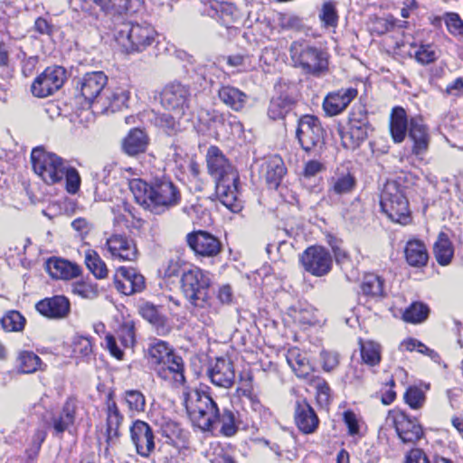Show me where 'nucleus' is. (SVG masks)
<instances>
[{
  "instance_id": "nucleus-26",
  "label": "nucleus",
  "mask_w": 463,
  "mask_h": 463,
  "mask_svg": "<svg viewBox=\"0 0 463 463\" xmlns=\"http://www.w3.org/2000/svg\"><path fill=\"white\" fill-rule=\"evenodd\" d=\"M77 408V400L73 397H69L64 402L60 414L52 418V424L55 435H61L73 426Z\"/></svg>"
},
{
  "instance_id": "nucleus-17",
  "label": "nucleus",
  "mask_w": 463,
  "mask_h": 463,
  "mask_svg": "<svg viewBox=\"0 0 463 463\" xmlns=\"http://www.w3.org/2000/svg\"><path fill=\"white\" fill-rule=\"evenodd\" d=\"M108 83V77L103 71H91L83 75L77 81V90L89 103L101 99V93Z\"/></svg>"
},
{
  "instance_id": "nucleus-19",
  "label": "nucleus",
  "mask_w": 463,
  "mask_h": 463,
  "mask_svg": "<svg viewBox=\"0 0 463 463\" xmlns=\"http://www.w3.org/2000/svg\"><path fill=\"white\" fill-rule=\"evenodd\" d=\"M106 443L105 451L108 452L109 448L118 443L121 436L119 427L121 426L124 416L120 412L116 402L112 398V394H109L106 402Z\"/></svg>"
},
{
  "instance_id": "nucleus-57",
  "label": "nucleus",
  "mask_w": 463,
  "mask_h": 463,
  "mask_svg": "<svg viewBox=\"0 0 463 463\" xmlns=\"http://www.w3.org/2000/svg\"><path fill=\"white\" fill-rule=\"evenodd\" d=\"M156 123L159 127L165 129L168 135L174 134L178 127V123L175 117L168 113H163L156 118Z\"/></svg>"
},
{
  "instance_id": "nucleus-36",
  "label": "nucleus",
  "mask_w": 463,
  "mask_h": 463,
  "mask_svg": "<svg viewBox=\"0 0 463 463\" xmlns=\"http://www.w3.org/2000/svg\"><path fill=\"white\" fill-rule=\"evenodd\" d=\"M433 253L439 265L447 266L451 262L454 256V248L446 233H439L433 246Z\"/></svg>"
},
{
  "instance_id": "nucleus-24",
  "label": "nucleus",
  "mask_w": 463,
  "mask_h": 463,
  "mask_svg": "<svg viewBox=\"0 0 463 463\" xmlns=\"http://www.w3.org/2000/svg\"><path fill=\"white\" fill-rule=\"evenodd\" d=\"M409 137L413 141L412 153L419 156L424 155L430 144L427 126L421 118H412L409 123Z\"/></svg>"
},
{
  "instance_id": "nucleus-15",
  "label": "nucleus",
  "mask_w": 463,
  "mask_h": 463,
  "mask_svg": "<svg viewBox=\"0 0 463 463\" xmlns=\"http://www.w3.org/2000/svg\"><path fill=\"white\" fill-rule=\"evenodd\" d=\"M114 285L118 292L130 296L145 289L146 279L136 269L120 267L114 275Z\"/></svg>"
},
{
  "instance_id": "nucleus-11",
  "label": "nucleus",
  "mask_w": 463,
  "mask_h": 463,
  "mask_svg": "<svg viewBox=\"0 0 463 463\" xmlns=\"http://www.w3.org/2000/svg\"><path fill=\"white\" fill-rule=\"evenodd\" d=\"M160 98L165 109L181 117L189 109L191 92L187 86L180 82H171L165 86Z\"/></svg>"
},
{
  "instance_id": "nucleus-16",
  "label": "nucleus",
  "mask_w": 463,
  "mask_h": 463,
  "mask_svg": "<svg viewBox=\"0 0 463 463\" xmlns=\"http://www.w3.org/2000/svg\"><path fill=\"white\" fill-rule=\"evenodd\" d=\"M390 417H392L396 432L403 443L413 444L422 437V428L415 418H411L400 411L390 412Z\"/></svg>"
},
{
  "instance_id": "nucleus-50",
  "label": "nucleus",
  "mask_w": 463,
  "mask_h": 463,
  "mask_svg": "<svg viewBox=\"0 0 463 463\" xmlns=\"http://www.w3.org/2000/svg\"><path fill=\"white\" fill-rule=\"evenodd\" d=\"M125 401L130 411H144L146 407V398L138 390H128L125 392Z\"/></svg>"
},
{
  "instance_id": "nucleus-45",
  "label": "nucleus",
  "mask_w": 463,
  "mask_h": 463,
  "mask_svg": "<svg viewBox=\"0 0 463 463\" xmlns=\"http://www.w3.org/2000/svg\"><path fill=\"white\" fill-rule=\"evenodd\" d=\"M18 371L22 373H33L37 371L41 364V359L33 352L24 351L20 353L18 358Z\"/></svg>"
},
{
  "instance_id": "nucleus-22",
  "label": "nucleus",
  "mask_w": 463,
  "mask_h": 463,
  "mask_svg": "<svg viewBox=\"0 0 463 463\" xmlns=\"http://www.w3.org/2000/svg\"><path fill=\"white\" fill-rule=\"evenodd\" d=\"M358 91L354 88L340 89L329 92L323 102V109L326 115L335 116L344 111L353 99L357 96Z\"/></svg>"
},
{
  "instance_id": "nucleus-51",
  "label": "nucleus",
  "mask_w": 463,
  "mask_h": 463,
  "mask_svg": "<svg viewBox=\"0 0 463 463\" xmlns=\"http://www.w3.org/2000/svg\"><path fill=\"white\" fill-rule=\"evenodd\" d=\"M405 402L414 410L423 406L425 402V393L416 386H410L404 393Z\"/></svg>"
},
{
  "instance_id": "nucleus-23",
  "label": "nucleus",
  "mask_w": 463,
  "mask_h": 463,
  "mask_svg": "<svg viewBox=\"0 0 463 463\" xmlns=\"http://www.w3.org/2000/svg\"><path fill=\"white\" fill-rule=\"evenodd\" d=\"M208 376L214 385L231 388L235 380L233 363L230 359L217 358L214 364L208 370Z\"/></svg>"
},
{
  "instance_id": "nucleus-25",
  "label": "nucleus",
  "mask_w": 463,
  "mask_h": 463,
  "mask_svg": "<svg viewBox=\"0 0 463 463\" xmlns=\"http://www.w3.org/2000/svg\"><path fill=\"white\" fill-rule=\"evenodd\" d=\"M295 422L299 430L305 434L313 433L318 427V417L305 400H298L296 402Z\"/></svg>"
},
{
  "instance_id": "nucleus-5",
  "label": "nucleus",
  "mask_w": 463,
  "mask_h": 463,
  "mask_svg": "<svg viewBox=\"0 0 463 463\" xmlns=\"http://www.w3.org/2000/svg\"><path fill=\"white\" fill-rule=\"evenodd\" d=\"M156 30L146 24L124 21L114 27V38L127 52H143L156 42Z\"/></svg>"
},
{
  "instance_id": "nucleus-30",
  "label": "nucleus",
  "mask_w": 463,
  "mask_h": 463,
  "mask_svg": "<svg viewBox=\"0 0 463 463\" xmlns=\"http://www.w3.org/2000/svg\"><path fill=\"white\" fill-rule=\"evenodd\" d=\"M356 184L354 176L349 171L337 169L328 180V194L344 195L352 193Z\"/></svg>"
},
{
  "instance_id": "nucleus-59",
  "label": "nucleus",
  "mask_w": 463,
  "mask_h": 463,
  "mask_svg": "<svg viewBox=\"0 0 463 463\" xmlns=\"http://www.w3.org/2000/svg\"><path fill=\"white\" fill-rule=\"evenodd\" d=\"M415 58L419 62L428 64L436 60V52L430 45H421L416 52Z\"/></svg>"
},
{
  "instance_id": "nucleus-48",
  "label": "nucleus",
  "mask_w": 463,
  "mask_h": 463,
  "mask_svg": "<svg viewBox=\"0 0 463 463\" xmlns=\"http://www.w3.org/2000/svg\"><path fill=\"white\" fill-rule=\"evenodd\" d=\"M319 19L325 27H336L338 14L334 2L327 1L323 4L319 13Z\"/></svg>"
},
{
  "instance_id": "nucleus-9",
  "label": "nucleus",
  "mask_w": 463,
  "mask_h": 463,
  "mask_svg": "<svg viewBox=\"0 0 463 463\" xmlns=\"http://www.w3.org/2000/svg\"><path fill=\"white\" fill-rule=\"evenodd\" d=\"M371 129L366 110L358 107L349 115L348 129L341 134L343 146L348 149L357 148L367 137Z\"/></svg>"
},
{
  "instance_id": "nucleus-41",
  "label": "nucleus",
  "mask_w": 463,
  "mask_h": 463,
  "mask_svg": "<svg viewBox=\"0 0 463 463\" xmlns=\"http://www.w3.org/2000/svg\"><path fill=\"white\" fill-rule=\"evenodd\" d=\"M287 361L298 377L307 378L313 371L308 360L299 353L291 352Z\"/></svg>"
},
{
  "instance_id": "nucleus-35",
  "label": "nucleus",
  "mask_w": 463,
  "mask_h": 463,
  "mask_svg": "<svg viewBox=\"0 0 463 463\" xmlns=\"http://www.w3.org/2000/svg\"><path fill=\"white\" fill-rule=\"evenodd\" d=\"M408 121L405 110L401 107L392 109L390 120V131L395 143H401L405 138Z\"/></svg>"
},
{
  "instance_id": "nucleus-4",
  "label": "nucleus",
  "mask_w": 463,
  "mask_h": 463,
  "mask_svg": "<svg viewBox=\"0 0 463 463\" xmlns=\"http://www.w3.org/2000/svg\"><path fill=\"white\" fill-rule=\"evenodd\" d=\"M292 64L305 74L320 77L328 71L327 53L307 41H294L289 47Z\"/></svg>"
},
{
  "instance_id": "nucleus-6",
  "label": "nucleus",
  "mask_w": 463,
  "mask_h": 463,
  "mask_svg": "<svg viewBox=\"0 0 463 463\" xmlns=\"http://www.w3.org/2000/svg\"><path fill=\"white\" fill-rule=\"evenodd\" d=\"M184 405L193 424L203 431H213L219 407L205 392L194 391L186 395Z\"/></svg>"
},
{
  "instance_id": "nucleus-61",
  "label": "nucleus",
  "mask_w": 463,
  "mask_h": 463,
  "mask_svg": "<svg viewBox=\"0 0 463 463\" xmlns=\"http://www.w3.org/2000/svg\"><path fill=\"white\" fill-rule=\"evenodd\" d=\"M105 343H106V347L109 351L111 355H113L117 359H122L123 358L124 353L118 346V345L116 343V339H115V337L112 335L108 334L106 335Z\"/></svg>"
},
{
  "instance_id": "nucleus-53",
  "label": "nucleus",
  "mask_w": 463,
  "mask_h": 463,
  "mask_svg": "<svg viewBox=\"0 0 463 463\" xmlns=\"http://www.w3.org/2000/svg\"><path fill=\"white\" fill-rule=\"evenodd\" d=\"M72 292L83 298L94 299L99 295L98 286L89 282H80L73 286Z\"/></svg>"
},
{
  "instance_id": "nucleus-55",
  "label": "nucleus",
  "mask_w": 463,
  "mask_h": 463,
  "mask_svg": "<svg viewBox=\"0 0 463 463\" xmlns=\"http://www.w3.org/2000/svg\"><path fill=\"white\" fill-rule=\"evenodd\" d=\"M228 65L238 68V71H250L254 69L249 56L232 55L227 58Z\"/></svg>"
},
{
  "instance_id": "nucleus-62",
  "label": "nucleus",
  "mask_w": 463,
  "mask_h": 463,
  "mask_svg": "<svg viewBox=\"0 0 463 463\" xmlns=\"http://www.w3.org/2000/svg\"><path fill=\"white\" fill-rule=\"evenodd\" d=\"M344 420L348 428V432L350 435H355L359 432V425L356 420V416L353 411H345Z\"/></svg>"
},
{
  "instance_id": "nucleus-56",
  "label": "nucleus",
  "mask_w": 463,
  "mask_h": 463,
  "mask_svg": "<svg viewBox=\"0 0 463 463\" xmlns=\"http://www.w3.org/2000/svg\"><path fill=\"white\" fill-rule=\"evenodd\" d=\"M119 339L125 347H130L135 343V328L131 323H124L118 331Z\"/></svg>"
},
{
  "instance_id": "nucleus-38",
  "label": "nucleus",
  "mask_w": 463,
  "mask_h": 463,
  "mask_svg": "<svg viewBox=\"0 0 463 463\" xmlns=\"http://www.w3.org/2000/svg\"><path fill=\"white\" fill-rule=\"evenodd\" d=\"M363 293L371 298H379L384 297V280L373 273L366 274L361 284Z\"/></svg>"
},
{
  "instance_id": "nucleus-33",
  "label": "nucleus",
  "mask_w": 463,
  "mask_h": 463,
  "mask_svg": "<svg viewBox=\"0 0 463 463\" xmlns=\"http://www.w3.org/2000/svg\"><path fill=\"white\" fill-rule=\"evenodd\" d=\"M406 261L411 267H423L429 260L425 244L419 240L409 241L404 249Z\"/></svg>"
},
{
  "instance_id": "nucleus-34",
  "label": "nucleus",
  "mask_w": 463,
  "mask_h": 463,
  "mask_svg": "<svg viewBox=\"0 0 463 463\" xmlns=\"http://www.w3.org/2000/svg\"><path fill=\"white\" fill-rule=\"evenodd\" d=\"M295 99L288 93L273 97L268 109V116L273 120L282 119L293 109Z\"/></svg>"
},
{
  "instance_id": "nucleus-60",
  "label": "nucleus",
  "mask_w": 463,
  "mask_h": 463,
  "mask_svg": "<svg viewBox=\"0 0 463 463\" xmlns=\"http://www.w3.org/2000/svg\"><path fill=\"white\" fill-rule=\"evenodd\" d=\"M321 359L323 368L327 372L334 370L339 364L338 354L334 352L322 351Z\"/></svg>"
},
{
  "instance_id": "nucleus-13",
  "label": "nucleus",
  "mask_w": 463,
  "mask_h": 463,
  "mask_svg": "<svg viewBox=\"0 0 463 463\" xmlns=\"http://www.w3.org/2000/svg\"><path fill=\"white\" fill-rule=\"evenodd\" d=\"M300 261L306 271L317 277L326 275L333 262L330 252L321 246L308 247L301 255Z\"/></svg>"
},
{
  "instance_id": "nucleus-37",
  "label": "nucleus",
  "mask_w": 463,
  "mask_h": 463,
  "mask_svg": "<svg viewBox=\"0 0 463 463\" xmlns=\"http://www.w3.org/2000/svg\"><path fill=\"white\" fill-rule=\"evenodd\" d=\"M221 425L220 433L225 437L234 436L238 430V420L236 413L229 409L219 410L215 427Z\"/></svg>"
},
{
  "instance_id": "nucleus-14",
  "label": "nucleus",
  "mask_w": 463,
  "mask_h": 463,
  "mask_svg": "<svg viewBox=\"0 0 463 463\" xmlns=\"http://www.w3.org/2000/svg\"><path fill=\"white\" fill-rule=\"evenodd\" d=\"M129 431L137 453L142 458H148L156 448L155 434L150 425L144 420H136Z\"/></svg>"
},
{
  "instance_id": "nucleus-46",
  "label": "nucleus",
  "mask_w": 463,
  "mask_h": 463,
  "mask_svg": "<svg viewBox=\"0 0 463 463\" xmlns=\"http://www.w3.org/2000/svg\"><path fill=\"white\" fill-rule=\"evenodd\" d=\"M213 9L217 16L227 25L239 18L238 9L232 3L217 2L213 5Z\"/></svg>"
},
{
  "instance_id": "nucleus-29",
  "label": "nucleus",
  "mask_w": 463,
  "mask_h": 463,
  "mask_svg": "<svg viewBox=\"0 0 463 463\" xmlns=\"http://www.w3.org/2000/svg\"><path fill=\"white\" fill-rule=\"evenodd\" d=\"M149 138L140 128L131 129L122 139L121 148L129 156H136L146 152Z\"/></svg>"
},
{
  "instance_id": "nucleus-7",
  "label": "nucleus",
  "mask_w": 463,
  "mask_h": 463,
  "mask_svg": "<svg viewBox=\"0 0 463 463\" xmlns=\"http://www.w3.org/2000/svg\"><path fill=\"white\" fill-rule=\"evenodd\" d=\"M382 211L390 220L406 224L410 219L409 203L403 187L396 180H388L381 194Z\"/></svg>"
},
{
  "instance_id": "nucleus-31",
  "label": "nucleus",
  "mask_w": 463,
  "mask_h": 463,
  "mask_svg": "<svg viewBox=\"0 0 463 463\" xmlns=\"http://www.w3.org/2000/svg\"><path fill=\"white\" fill-rule=\"evenodd\" d=\"M218 97L223 104L237 112L242 110L248 102V95L231 85L222 86Z\"/></svg>"
},
{
  "instance_id": "nucleus-2",
  "label": "nucleus",
  "mask_w": 463,
  "mask_h": 463,
  "mask_svg": "<svg viewBox=\"0 0 463 463\" xmlns=\"http://www.w3.org/2000/svg\"><path fill=\"white\" fill-rule=\"evenodd\" d=\"M209 174L215 181V195L230 211L237 213L241 209L238 198L239 175L236 169L217 146H211L206 155Z\"/></svg>"
},
{
  "instance_id": "nucleus-21",
  "label": "nucleus",
  "mask_w": 463,
  "mask_h": 463,
  "mask_svg": "<svg viewBox=\"0 0 463 463\" xmlns=\"http://www.w3.org/2000/svg\"><path fill=\"white\" fill-rule=\"evenodd\" d=\"M106 246L113 260L135 261L138 251L134 241L125 235L114 234L107 239Z\"/></svg>"
},
{
  "instance_id": "nucleus-39",
  "label": "nucleus",
  "mask_w": 463,
  "mask_h": 463,
  "mask_svg": "<svg viewBox=\"0 0 463 463\" xmlns=\"http://www.w3.org/2000/svg\"><path fill=\"white\" fill-rule=\"evenodd\" d=\"M360 352L363 363L369 366H375L381 362V345L373 341L360 339Z\"/></svg>"
},
{
  "instance_id": "nucleus-49",
  "label": "nucleus",
  "mask_w": 463,
  "mask_h": 463,
  "mask_svg": "<svg viewBox=\"0 0 463 463\" xmlns=\"http://www.w3.org/2000/svg\"><path fill=\"white\" fill-rule=\"evenodd\" d=\"M62 172L66 191L71 194H75L79 191L81 182L78 170L67 163L65 170Z\"/></svg>"
},
{
  "instance_id": "nucleus-1",
  "label": "nucleus",
  "mask_w": 463,
  "mask_h": 463,
  "mask_svg": "<svg viewBox=\"0 0 463 463\" xmlns=\"http://www.w3.org/2000/svg\"><path fill=\"white\" fill-rule=\"evenodd\" d=\"M130 188L136 202L153 214L160 215L181 201L179 188L167 177H155L150 183L134 180Z\"/></svg>"
},
{
  "instance_id": "nucleus-27",
  "label": "nucleus",
  "mask_w": 463,
  "mask_h": 463,
  "mask_svg": "<svg viewBox=\"0 0 463 463\" xmlns=\"http://www.w3.org/2000/svg\"><path fill=\"white\" fill-rule=\"evenodd\" d=\"M156 369L157 375L163 380L172 379L177 384H184L185 377L184 374V364L183 358L177 354H173L170 358L157 365Z\"/></svg>"
},
{
  "instance_id": "nucleus-44",
  "label": "nucleus",
  "mask_w": 463,
  "mask_h": 463,
  "mask_svg": "<svg viewBox=\"0 0 463 463\" xmlns=\"http://www.w3.org/2000/svg\"><path fill=\"white\" fill-rule=\"evenodd\" d=\"M24 317L18 311L7 312L0 320L3 329L6 332H21L25 326Z\"/></svg>"
},
{
  "instance_id": "nucleus-42",
  "label": "nucleus",
  "mask_w": 463,
  "mask_h": 463,
  "mask_svg": "<svg viewBox=\"0 0 463 463\" xmlns=\"http://www.w3.org/2000/svg\"><path fill=\"white\" fill-rule=\"evenodd\" d=\"M148 354L153 363L157 365L165 363L167 358L175 354L174 351L168 344L163 340L156 339L148 348Z\"/></svg>"
},
{
  "instance_id": "nucleus-12",
  "label": "nucleus",
  "mask_w": 463,
  "mask_h": 463,
  "mask_svg": "<svg viewBox=\"0 0 463 463\" xmlns=\"http://www.w3.org/2000/svg\"><path fill=\"white\" fill-rule=\"evenodd\" d=\"M66 71L61 66L47 67L33 82V96L46 98L60 90L64 84Z\"/></svg>"
},
{
  "instance_id": "nucleus-58",
  "label": "nucleus",
  "mask_w": 463,
  "mask_h": 463,
  "mask_svg": "<svg viewBox=\"0 0 463 463\" xmlns=\"http://www.w3.org/2000/svg\"><path fill=\"white\" fill-rule=\"evenodd\" d=\"M449 32L454 35L463 33V21L458 14L455 13L448 14L445 20Z\"/></svg>"
},
{
  "instance_id": "nucleus-52",
  "label": "nucleus",
  "mask_w": 463,
  "mask_h": 463,
  "mask_svg": "<svg viewBox=\"0 0 463 463\" xmlns=\"http://www.w3.org/2000/svg\"><path fill=\"white\" fill-rule=\"evenodd\" d=\"M139 312L146 320L153 325L159 326L164 323V317L158 312L157 307L151 303L143 304Z\"/></svg>"
},
{
  "instance_id": "nucleus-64",
  "label": "nucleus",
  "mask_w": 463,
  "mask_h": 463,
  "mask_svg": "<svg viewBox=\"0 0 463 463\" xmlns=\"http://www.w3.org/2000/svg\"><path fill=\"white\" fill-rule=\"evenodd\" d=\"M406 463H430L421 449H411L407 456Z\"/></svg>"
},
{
  "instance_id": "nucleus-63",
  "label": "nucleus",
  "mask_w": 463,
  "mask_h": 463,
  "mask_svg": "<svg viewBox=\"0 0 463 463\" xmlns=\"http://www.w3.org/2000/svg\"><path fill=\"white\" fill-rule=\"evenodd\" d=\"M446 93L448 95L459 97L463 94V78H457L446 87Z\"/></svg>"
},
{
  "instance_id": "nucleus-32",
  "label": "nucleus",
  "mask_w": 463,
  "mask_h": 463,
  "mask_svg": "<svg viewBox=\"0 0 463 463\" xmlns=\"http://www.w3.org/2000/svg\"><path fill=\"white\" fill-rule=\"evenodd\" d=\"M265 179L271 189H277L287 173L284 162L279 156H273L265 162Z\"/></svg>"
},
{
  "instance_id": "nucleus-8",
  "label": "nucleus",
  "mask_w": 463,
  "mask_h": 463,
  "mask_svg": "<svg viewBox=\"0 0 463 463\" xmlns=\"http://www.w3.org/2000/svg\"><path fill=\"white\" fill-rule=\"evenodd\" d=\"M33 171L47 184H54L63 180V170L67 162L54 153L43 147H35L31 153Z\"/></svg>"
},
{
  "instance_id": "nucleus-3",
  "label": "nucleus",
  "mask_w": 463,
  "mask_h": 463,
  "mask_svg": "<svg viewBox=\"0 0 463 463\" xmlns=\"http://www.w3.org/2000/svg\"><path fill=\"white\" fill-rule=\"evenodd\" d=\"M211 283L209 273L199 268L185 270L181 277V288L193 307L192 313L204 325L212 322L209 316V309L212 307L209 292Z\"/></svg>"
},
{
  "instance_id": "nucleus-20",
  "label": "nucleus",
  "mask_w": 463,
  "mask_h": 463,
  "mask_svg": "<svg viewBox=\"0 0 463 463\" xmlns=\"http://www.w3.org/2000/svg\"><path fill=\"white\" fill-rule=\"evenodd\" d=\"M35 309L48 319H64L71 312V302L63 295H55L38 301Z\"/></svg>"
},
{
  "instance_id": "nucleus-18",
  "label": "nucleus",
  "mask_w": 463,
  "mask_h": 463,
  "mask_svg": "<svg viewBox=\"0 0 463 463\" xmlns=\"http://www.w3.org/2000/svg\"><path fill=\"white\" fill-rule=\"evenodd\" d=\"M189 247L203 257L217 256L222 250L221 241L213 234L204 231H196L186 235Z\"/></svg>"
},
{
  "instance_id": "nucleus-47",
  "label": "nucleus",
  "mask_w": 463,
  "mask_h": 463,
  "mask_svg": "<svg viewBox=\"0 0 463 463\" xmlns=\"http://www.w3.org/2000/svg\"><path fill=\"white\" fill-rule=\"evenodd\" d=\"M401 347L409 352L417 350V352L429 356L435 363L439 362L440 357L435 350L429 348L423 343L415 338H408L404 340L401 344Z\"/></svg>"
},
{
  "instance_id": "nucleus-43",
  "label": "nucleus",
  "mask_w": 463,
  "mask_h": 463,
  "mask_svg": "<svg viewBox=\"0 0 463 463\" xmlns=\"http://www.w3.org/2000/svg\"><path fill=\"white\" fill-rule=\"evenodd\" d=\"M85 263L90 271L97 279H104L108 275V269L99 255L94 250H88L85 254Z\"/></svg>"
},
{
  "instance_id": "nucleus-28",
  "label": "nucleus",
  "mask_w": 463,
  "mask_h": 463,
  "mask_svg": "<svg viewBox=\"0 0 463 463\" xmlns=\"http://www.w3.org/2000/svg\"><path fill=\"white\" fill-rule=\"evenodd\" d=\"M46 270L52 278L56 279H71L80 274V268L78 265L54 257L46 261Z\"/></svg>"
},
{
  "instance_id": "nucleus-40",
  "label": "nucleus",
  "mask_w": 463,
  "mask_h": 463,
  "mask_svg": "<svg viewBox=\"0 0 463 463\" xmlns=\"http://www.w3.org/2000/svg\"><path fill=\"white\" fill-rule=\"evenodd\" d=\"M430 314L429 307L420 301L411 303L403 312L402 319L411 324H419L424 322Z\"/></svg>"
},
{
  "instance_id": "nucleus-10",
  "label": "nucleus",
  "mask_w": 463,
  "mask_h": 463,
  "mask_svg": "<svg viewBox=\"0 0 463 463\" xmlns=\"http://www.w3.org/2000/svg\"><path fill=\"white\" fill-rule=\"evenodd\" d=\"M296 137L306 152L317 151L324 144V129L317 117L304 115L298 119Z\"/></svg>"
},
{
  "instance_id": "nucleus-54",
  "label": "nucleus",
  "mask_w": 463,
  "mask_h": 463,
  "mask_svg": "<svg viewBox=\"0 0 463 463\" xmlns=\"http://www.w3.org/2000/svg\"><path fill=\"white\" fill-rule=\"evenodd\" d=\"M128 98L129 94L126 90H121L119 91L111 93L110 96H108L109 103V106L106 107V109H110L113 112L115 110L120 109L123 107H126Z\"/></svg>"
}]
</instances>
